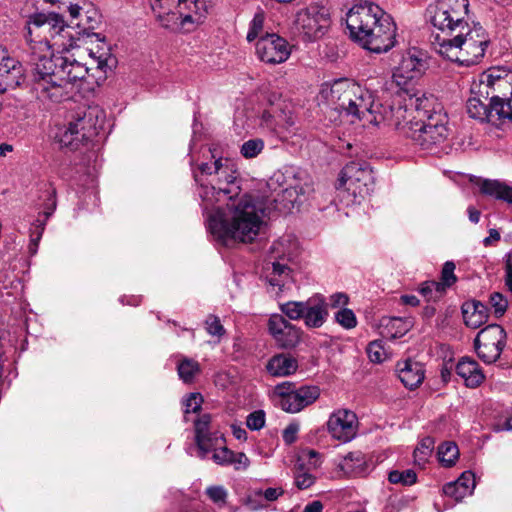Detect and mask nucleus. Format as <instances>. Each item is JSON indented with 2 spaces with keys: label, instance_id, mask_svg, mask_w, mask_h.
I'll list each match as a JSON object with an SVG mask.
<instances>
[{
  "label": "nucleus",
  "instance_id": "nucleus-1",
  "mask_svg": "<svg viewBox=\"0 0 512 512\" xmlns=\"http://www.w3.org/2000/svg\"><path fill=\"white\" fill-rule=\"evenodd\" d=\"M244 183L236 164L226 158V210L230 215L229 223L226 220V236L231 235L241 242H251L256 238L265 216H270L273 211L281 213L290 210L300 201V196L312 190L306 173L299 172L295 183L283 189L266 205L246 191Z\"/></svg>",
  "mask_w": 512,
  "mask_h": 512
},
{
  "label": "nucleus",
  "instance_id": "nucleus-2",
  "mask_svg": "<svg viewBox=\"0 0 512 512\" xmlns=\"http://www.w3.org/2000/svg\"><path fill=\"white\" fill-rule=\"evenodd\" d=\"M404 98V104L391 105V119L385 123L394 126L400 133L423 150H432L443 144L450 134L448 116L441 103L432 94Z\"/></svg>",
  "mask_w": 512,
  "mask_h": 512
},
{
  "label": "nucleus",
  "instance_id": "nucleus-3",
  "mask_svg": "<svg viewBox=\"0 0 512 512\" xmlns=\"http://www.w3.org/2000/svg\"><path fill=\"white\" fill-rule=\"evenodd\" d=\"M32 93L40 101L60 103L72 98L73 83L85 79L84 64L62 55L32 53L30 57Z\"/></svg>",
  "mask_w": 512,
  "mask_h": 512
},
{
  "label": "nucleus",
  "instance_id": "nucleus-4",
  "mask_svg": "<svg viewBox=\"0 0 512 512\" xmlns=\"http://www.w3.org/2000/svg\"><path fill=\"white\" fill-rule=\"evenodd\" d=\"M345 22L350 39L372 53H385L395 45L396 25L377 4L354 5L347 12Z\"/></svg>",
  "mask_w": 512,
  "mask_h": 512
},
{
  "label": "nucleus",
  "instance_id": "nucleus-5",
  "mask_svg": "<svg viewBox=\"0 0 512 512\" xmlns=\"http://www.w3.org/2000/svg\"><path fill=\"white\" fill-rule=\"evenodd\" d=\"M489 44V34L479 23H473L472 27L467 25V29H461L450 37L432 40L436 52L466 67L479 64Z\"/></svg>",
  "mask_w": 512,
  "mask_h": 512
},
{
  "label": "nucleus",
  "instance_id": "nucleus-6",
  "mask_svg": "<svg viewBox=\"0 0 512 512\" xmlns=\"http://www.w3.org/2000/svg\"><path fill=\"white\" fill-rule=\"evenodd\" d=\"M342 83L343 89L336 109L340 115L353 116L359 120L366 119L374 125L393 117L388 100H375L373 92L348 79H342Z\"/></svg>",
  "mask_w": 512,
  "mask_h": 512
},
{
  "label": "nucleus",
  "instance_id": "nucleus-7",
  "mask_svg": "<svg viewBox=\"0 0 512 512\" xmlns=\"http://www.w3.org/2000/svg\"><path fill=\"white\" fill-rule=\"evenodd\" d=\"M105 113L99 106H88L77 110L68 126L58 135L61 147L72 151L88 146L104 128Z\"/></svg>",
  "mask_w": 512,
  "mask_h": 512
},
{
  "label": "nucleus",
  "instance_id": "nucleus-8",
  "mask_svg": "<svg viewBox=\"0 0 512 512\" xmlns=\"http://www.w3.org/2000/svg\"><path fill=\"white\" fill-rule=\"evenodd\" d=\"M469 13L468 0H437L426 10L428 21L439 32L431 35V42L436 37H450L461 29H467Z\"/></svg>",
  "mask_w": 512,
  "mask_h": 512
},
{
  "label": "nucleus",
  "instance_id": "nucleus-9",
  "mask_svg": "<svg viewBox=\"0 0 512 512\" xmlns=\"http://www.w3.org/2000/svg\"><path fill=\"white\" fill-rule=\"evenodd\" d=\"M417 53L415 49L405 53L393 73L392 79L385 82L386 90L391 91L393 97L388 105L398 106L399 101L404 104V98H410L412 95L418 97L423 93L414 86L415 80L422 75L426 68V61Z\"/></svg>",
  "mask_w": 512,
  "mask_h": 512
},
{
  "label": "nucleus",
  "instance_id": "nucleus-10",
  "mask_svg": "<svg viewBox=\"0 0 512 512\" xmlns=\"http://www.w3.org/2000/svg\"><path fill=\"white\" fill-rule=\"evenodd\" d=\"M28 23L39 28L45 27L54 40V45L63 51H69L79 46L76 42V34L73 32L74 26L66 23L64 17L59 13H35L29 17Z\"/></svg>",
  "mask_w": 512,
  "mask_h": 512
},
{
  "label": "nucleus",
  "instance_id": "nucleus-11",
  "mask_svg": "<svg viewBox=\"0 0 512 512\" xmlns=\"http://www.w3.org/2000/svg\"><path fill=\"white\" fill-rule=\"evenodd\" d=\"M199 194L204 202V211L208 213L207 229L220 250L224 247V210L217 204L224 197V189L213 184H201Z\"/></svg>",
  "mask_w": 512,
  "mask_h": 512
},
{
  "label": "nucleus",
  "instance_id": "nucleus-12",
  "mask_svg": "<svg viewBox=\"0 0 512 512\" xmlns=\"http://www.w3.org/2000/svg\"><path fill=\"white\" fill-rule=\"evenodd\" d=\"M337 188L347 186L354 195L365 197L369 195L375 184L373 170L365 161H351L341 170Z\"/></svg>",
  "mask_w": 512,
  "mask_h": 512
},
{
  "label": "nucleus",
  "instance_id": "nucleus-13",
  "mask_svg": "<svg viewBox=\"0 0 512 512\" xmlns=\"http://www.w3.org/2000/svg\"><path fill=\"white\" fill-rule=\"evenodd\" d=\"M507 334L498 324H490L481 329L474 339L477 356L486 364L496 362L506 346Z\"/></svg>",
  "mask_w": 512,
  "mask_h": 512
},
{
  "label": "nucleus",
  "instance_id": "nucleus-14",
  "mask_svg": "<svg viewBox=\"0 0 512 512\" xmlns=\"http://www.w3.org/2000/svg\"><path fill=\"white\" fill-rule=\"evenodd\" d=\"M295 24L303 38L306 41L312 42L326 34L331 20L326 8L310 5L297 12Z\"/></svg>",
  "mask_w": 512,
  "mask_h": 512
},
{
  "label": "nucleus",
  "instance_id": "nucleus-15",
  "mask_svg": "<svg viewBox=\"0 0 512 512\" xmlns=\"http://www.w3.org/2000/svg\"><path fill=\"white\" fill-rule=\"evenodd\" d=\"M210 414H203L194 421L195 444L198 448V455L205 458L209 452H213L212 459L217 464H224V434L211 433L209 425Z\"/></svg>",
  "mask_w": 512,
  "mask_h": 512
},
{
  "label": "nucleus",
  "instance_id": "nucleus-16",
  "mask_svg": "<svg viewBox=\"0 0 512 512\" xmlns=\"http://www.w3.org/2000/svg\"><path fill=\"white\" fill-rule=\"evenodd\" d=\"M31 70L26 74L23 64L9 56L0 46V94H4L9 89L19 87H28L32 92Z\"/></svg>",
  "mask_w": 512,
  "mask_h": 512
},
{
  "label": "nucleus",
  "instance_id": "nucleus-17",
  "mask_svg": "<svg viewBox=\"0 0 512 512\" xmlns=\"http://www.w3.org/2000/svg\"><path fill=\"white\" fill-rule=\"evenodd\" d=\"M39 201L38 208L41 209L38 217L34 222L35 231L32 236L36 235L29 244V252L35 254L37 251V243L42 237L47 220L53 215L57 207V191L53 183L43 182L39 185Z\"/></svg>",
  "mask_w": 512,
  "mask_h": 512
},
{
  "label": "nucleus",
  "instance_id": "nucleus-18",
  "mask_svg": "<svg viewBox=\"0 0 512 512\" xmlns=\"http://www.w3.org/2000/svg\"><path fill=\"white\" fill-rule=\"evenodd\" d=\"M255 53L260 61L275 65L285 62L291 51L286 39L274 33H267L256 41Z\"/></svg>",
  "mask_w": 512,
  "mask_h": 512
},
{
  "label": "nucleus",
  "instance_id": "nucleus-19",
  "mask_svg": "<svg viewBox=\"0 0 512 512\" xmlns=\"http://www.w3.org/2000/svg\"><path fill=\"white\" fill-rule=\"evenodd\" d=\"M287 240L281 238L275 242L270 247V254L275 259L272 262V271L266 275L267 283L272 287H277L279 291L292 281L291 273L292 269L286 264L281 263L277 259L284 260L287 252L285 249V243Z\"/></svg>",
  "mask_w": 512,
  "mask_h": 512
},
{
  "label": "nucleus",
  "instance_id": "nucleus-20",
  "mask_svg": "<svg viewBox=\"0 0 512 512\" xmlns=\"http://www.w3.org/2000/svg\"><path fill=\"white\" fill-rule=\"evenodd\" d=\"M357 424L358 419L353 411L339 409L330 415L327 429L333 438L346 443L355 437Z\"/></svg>",
  "mask_w": 512,
  "mask_h": 512
},
{
  "label": "nucleus",
  "instance_id": "nucleus-21",
  "mask_svg": "<svg viewBox=\"0 0 512 512\" xmlns=\"http://www.w3.org/2000/svg\"><path fill=\"white\" fill-rule=\"evenodd\" d=\"M268 330L282 348H294L301 339V330L288 322L282 314L270 316Z\"/></svg>",
  "mask_w": 512,
  "mask_h": 512
},
{
  "label": "nucleus",
  "instance_id": "nucleus-22",
  "mask_svg": "<svg viewBox=\"0 0 512 512\" xmlns=\"http://www.w3.org/2000/svg\"><path fill=\"white\" fill-rule=\"evenodd\" d=\"M319 396L320 389L317 386L302 385L280 400L279 405L285 412L297 413L313 404Z\"/></svg>",
  "mask_w": 512,
  "mask_h": 512
},
{
  "label": "nucleus",
  "instance_id": "nucleus-23",
  "mask_svg": "<svg viewBox=\"0 0 512 512\" xmlns=\"http://www.w3.org/2000/svg\"><path fill=\"white\" fill-rule=\"evenodd\" d=\"M328 316V303L323 295L314 294L306 300L303 320L308 328H320Z\"/></svg>",
  "mask_w": 512,
  "mask_h": 512
},
{
  "label": "nucleus",
  "instance_id": "nucleus-24",
  "mask_svg": "<svg viewBox=\"0 0 512 512\" xmlns=\"http://www.w3.org/2000/svg\"><path fill=\"white\" fill-rule=\"evenodd\" d=\"M101 22V15L97 9L91 7L85 11L79 21L75 23L73 32L76 34V42L78 43L84 38L95 37L97 41L105 42V38L101 34L93 32Z\"/></svg>",
  "mask_w": 512,
  "mask_h": 512
},
{
  "label": "nucleus",
  "instance_id": "nucleus-25",
  "mask_svg": "<svg viewBox=\"0 0 512 512\" xmlns=\"http://www.w3.org/2000/svg\"><path fill=\"white\" fill-rule=\"evenodd\" d=\"M397 367L398 377L406 388L413 390L423 382L425 370L421 363L406 360L402 363H398Z\"/></svg>",
  "mask_w": 512,
  "mask_h": 512
},
{
  "label": "nucleus",
  "instance_id": "nucleus-26",
  "mask_svg": "<svg viewBox=\"0 0 512 512\" xmlns=\"http://www.w3.org/2000/svg\"><path fill=\"white\" fill-rule=\"evenodd\" d=\"M456 373L460 376L467 387L476 388L481 385L485 375L479 364L474 359L463 357L455 367Z\"/></svg>",
  "mask_w": 512,
  "mask_h": 512
},
{
  "label": "nucleus",
  "instance_id": "nucleus-27",
  "mask_svg": "<svg viewBox=\"0 0 512 512\" xmlns=\"http://www.w3.org/2000/svg\"><path fill=\"white\" fill-rule=\"evenodd\" d=\"M466 326L477 329L488 320V307L478 300L466 301L461 307Z\"/></svg>",
  "mask_w": 512,
  "mask_h": 512
},
{
  "label": "nucleus",
  "instance_id": "nucleus-28",
  "mask_svg": "<svg viewBox=\"0 0 512 512\" xmlns=\"http://www.w3.org/2000/svg\"><path fill=\"white\" fill-rule=\"evenodd\" d=\"M509 83L502 79L499 75L494 76L493 74L486 75V79L480 81L478 84H474L471 89V96L481 100V102L487 103L491 102L492 94H497L496 92Z\"/></svg>",
  "mask_w": 512,
  "mask_h": 512
},
{
  "label": "nucleus",
  "instance_id": "nucleus-29",
  "mask_svg": "<svg viewBox=\"0 0 512 512\" xmlns=\"http://www.w3.org/2000/svg\"><path fill=\"white\" fill-rule=\"evenodd\" d=\"M298 369L297 360L289 354H276L271 357L267 364V372L274 377H286L296 372Z\"/></svg>",
  "mask_w": 512,
  "mask_h": 512
},
{
  "label": "nucleus",
  "instance_id": "nucleus-30",
  "mask_svg": "<svg viewBox=\"0 0 512 512\" xmlns=\"http://www.w3.org/2000/svg\"><path fill=\"white\" fill-rule=\"evenodd\" d=\"M342 89V79L336 80L332 84H322L321 89L317 95V103L319 107L336 112Z\"/></svg>",
  "mask_w": 512,
  "mask_h": 512
},
{
  "label": "nucleus",
  "instance_id": "nucleus-31",
  "mask_svg": "<svg viewBox=\"0 0 512 512\" xmlns=\"http://www.w3.org/2000/svg\"><path fill=\"white\" fill-rule=\"evenodd\" d=\"M209 2H211V0H188V2L183 5L181 27H184L187 23H202L208 13Z\"/></svg>",
  "mask_w": 512,
  "mask_h": 512
},
{
  "label": "nucleus",
  "instance_id": "nucleus-32",
  "mask_svg": "<svg viewBox=\"0 0 512 512\" xmlns=\"http://www.w3.org/2000/svg\"><path fill=\"white\" fill-rule=\"evenodd\" d=\"M413 326L410 318L383 317L380 321L381 334L390 339L404 336Z\"/></svg>",
  "mask_w": 512,
  "mask_h": 512
},
{
  "label": "nucleus",
  "instance_id": "nucleus-33",
  "mask_svg": "<svg viewBox=\"0 0 512 512\" xmlns=\"http://www.w3.org/2000/svg\"><path fill=\"white\" fill-rule=\"evenodd\" d=\"M487 107L491 110V120L488 123H496L501 120H512V95L509 99L492 94L491 102Z\"/></svg>",
  "mask_w": 512,
  "mask_h": 512
},
{
  "label": "nucleus",
  "instance_id": "nucleus-34",
  "mask_svg": "<svg viewBox=\"0 0 512 512\" xmlns=\"http://www.w3.org/2000/svg\"><path fill=\"white\" fill-rule=\"evenodd\" d=\"M481 193L512 204V187L498 180H484L480 185Z\"/></svg>",
  "mask_w": 512,
  "mask_h": 512
},
{
  "label": "nucleus",
  "instance_id": "nucleus-35",
  "mask_svg": "<svg viewBox=\"0 0 512 512\" xmlns=\"http://www.w3.org/2000/svg\"><path fill=\"white\" fill-rule=\"evenodd\" d=\"M177 373L180 380L185 384H192L201 373L200 364L191 358L183 357L177 365Z\"/></svg>",
  "mask_w": 512,
  "mask_h": 512
},
{
  "label": "nucleus",
  "instance_id": "nucleus-36",
  "mask_svg": "<svg viewBox=\"0 0 512 512\" xmlns=\"http://www.w3.org/2000/svg\"><path fill=\"white\" fill-rule=\"evenodd\" d=\"M487 103L481 102L480 99L475 97H470L467 100L466 109L468 115L478 120L482 123L488 122L491 120V110L487 107Z\"/></svg>",
  "mask_w": 512,
  "mask_h": 512
},
{
  "label": "nucleus",
  "instance_id": "nucleus-37",
  "mask_svg": "<svg viewBox=\"0 0 512 512\" xmlns=\"http://www.w3.org/2000/svg\"><path fill=\"white\" fill-rule=\"evenodd\" d=\"M437 454L444 467H452L459 457V449L454 442H445L438 447Z\"/></svg>",
  "mask_w": 512,
  "mask_h": 512
},
{
  "label": "nucleus",
  "instance_id": "nucleus-38",
  "mask_svg": "<svg viewBox=\"0 0 512 512\" xmlns=\"http://www.w3.org/2000/svg\"><path fill=\"white\" fill-rule=\"evenodd\" d=\"M434 439L431 437L423 438L414 450V461L419 466L425 465L434 449Z\"/></svg>",
  "mask_w": 512,
  "mask_h": 512
},
{
  "label": "nucleus",
  "instance_id": "nucleus-39",
  "mask_svg": "<svg viewBox=\"0 0 512 512\" xmlns=\"http://www.w3.org/2000/svg\"><path fill=\"white\" fill-rule=\"evenodd\" d=\"M306 301H288L280 305L282 314L291 320L304 318Z\"/></svg>",
  "mask_w": 512,
  "mask_h": 512
},
{
  "label": "nucleus",
  "instance_id": "nucleus-40",
  "mask_svg": "<svg viewBox=\"0 0 512 512\" xmlns=\"http://www.w3.org/2000/svg\"><path fill=\"white\" fill-rule=\"evenodd\" d=\"M187 2L188 0H153L151 8L155 15L163 13L168 14L176 5L180 16H182L183 5Z\"/></svg>",
  "mask_w": 512,
  "mask_h": 512
},
{
  "label": "nucleus",
  "instance_id": "nucleus-41",
  "mask_svg": "<svg viewBox=\"0 0 512 512\" xmlns=\"http://www.w3.org/2000/svg\"><path fill=\"white\" fill-rule=\"evenodd\" d=\"M264 149V141L261 138H253L245 141L240 147V154L245 159L257 157Z\"/></svg>",
  "mask_w": 512,
  "mask_h": 512
},
{
  "label": "nucleus",
  "instance_id": "nucleus-42",
  "mask_svg": "<svg viewBox=\"0 0 512 512\" xmlns=\"http://www.w3.org/2000/svg\"><path fill=\"white\" fill-rule=\"evenodd\" d=\"M388 480L392 484L412 485L416 483L417 475L412 469L404 471L393 470L389 473Z\"/></svg>",
  "mask_w": 512,
  "mask_h": 512
},
{
  "label": "nucleus",
  "instance_id": "nucleus-43",
  "mask_svg": "<svg viewBox=\"0 0 512 512\" xmlns=\"http://www.w3.org/2000/svg\"><path fill=\"white\" fill-rule=\"evenodd\" d=\"M455 264L452 261H446L441 271V281L437 282L441 290L445 293L446 289L451 287L457 280L454 274Z\"/></svg>",
  "mask_w": 512,
  "mask_h": 512
},
{
  "label": "nucleus",
  "instance_id": "nucleus-44",
  "mask_svg": "<svg viewBox=\"0 0 512 512\" xmlns=\"http://www.w3.org/2000/svg\"><path fill=\"white\" fill-rule=\"evenodd\" d=\"M489 304L493 309V313L496 318L502 317L508 308V300L500 292H493L490 294Z\"/></svg>",
  "mask_w": 512,
  "mask_h": 512
},
{
  "label": "nucleus",
  "instance_id": "nucleus-45",
  "mask_svg": "<svg viewBox=\"0 0 512 512\" xmlns=\"http://www.w3.org/2000/svg\"><path fill=\"white\" fill-rule=\"evenodd\" d=\"M226 465L231 464L236 470H246L250 461L243 452H234L226 447Z\"/></svg>",
  "mask_w": 512,
  "mask_h": 512
},
{
  "label": "nucleus",
  "instance_id": "nucleus-46",
  "mask_svg": "<svg viewBox=\"0 0 512 512\" xmlns=\"http://www.w3.org/2000/svg\"><path fill=\"white\" fill-rule=\"evenodd\" d=\"M90 56L97 60V68L106 72V68H111L116 63V59L111 55L109 46L103 52L90 50Z\"/></svg>",
  "mask_w": 512,
  "mask_h": 512
},
{
  "label": "nucleus",
  "instance_id": "nucleus-47",
  "mask_svg": "<svg viewBox=\"0 0 512 512\" xmlns=\"http://www.w3.org/2000/svg\"><path fill=\"white\" fill-rule=\"evenodd\" d=\"M335 321L344 329H352L357 325L355 313L348 308H341L335 313Z\"/></svg>",
  "mask_w": 512,
  "mask_h": 512
},
{
  "label": "nucleus",
  "instance_id": "nucleus-48",
  "mask_svg": "<svg viewBox=\"0 0 512 512\" xmlns=\"http://www.w3.org/2000/svg\"><path fill=\"white\" fill-rule=\"evenodd\" d=\"M203 403V397L198 392H192L188 394V396L183 400V405L185 407L184 409V415L185 419H187V415L189 413H198L201 411Z\"/></svg>",
  "mask_w": 512,
  "mask_h": 512
},
{
  "label": "nucleus",
  "instance_id": "nucleus-49",
  "mask_svg": "<svg viewBox=\"0 0 512 512\" xmlns=\"http://www.w3.org/2000/svg\"><path fill=\"white\" fill-rule=\"evenodd\" d=\"M419 292L428 300H437L439 299L444 292L441 290L440 286L437 284V281H426L421 284L419 288Z\"/></svg>",
  "mask_w": 512,
  "mask_h": 512
},
{
  "label": "nucleus",
  "instance_id": "nucleus-50",
  "mask_svg": "<svg viewBox=\"0 0 512 512\" xmlns=\"http://www.w3.org/2000/svg\"><path fill=\"white\" fill-rule=\"evenodd\" d=\"M265 16L262 11L255 13L252 21L250 22L249 31L247 33V40L254 41L263 30Z\"/></svg>",
  "mask_w": 512,
  "mask_h": 512
},
{
  "label": "nucleus",
  "instance_id": "nucleus-51",
  "mask_svg": "<svg viewBox=\"0 0 512 512\" xmlns=\"http://www.w3.org/2000/svg\"><path fill=\"white\" fill-rule=\"evenodd\" d=\"M366 352L370 361L374 363H381L384 360V346L382 340H374L367 346Z\"/></svg>",
  "mask_w": 512,
  "mask_h": 512
},
{
  "label": "nucleus",
  "instance_id": "nucleus-52",
  "mask_svg": "<svg viewBox=\"0 0 512 512\" xmlns=\"http://www.w3.org/2000/svg\"><path fill=\"white\" fill-rule=\"evenodd\" d=\"M266 414L263 410H255L248 414L246 425L250 430L258 431L265 426Z\"/></svg>",
  "mask_w": 512,
  "mask_h": 512
},
{
  "label": "nucleus",
  "instance_id": "nucleus-53",
  "mask_svg": "<svg viewBox=\"0 0 512 512\" xmlns=\"http://www.w3.org/2000/svg\"><path fill=\"white\" fill-rule=\"evenodd\" d=\"M161 26L167 29L174 30L181 26V16L176 12L170 11L168 14H157L156 15Z\"/></svg>",
  "mask_w": 512,
  "mask_h": 512
},
{
  "label": "nucleus",
  "instance_id": "nucleus-54",
  "mask_svg": "<svg viewBox=\"0 0 512 512\" xmlns=\"http://www.w3.org/2000/svg\"><path fill=\"white\" fill-rule=\"evenodd\" d=\"M443 492L446 496L454 498L456 501H461L467 495H471L470 490L458 487L455 481L445 484L443 486Z\"/></svg>",
  "mask_w": 512,
  "mask_h": 512
},
{
  "label": "nucleus",
  "instance_id": "nucleus-55",
  "mask_svg": "<svg viewBox=\"0 0 512 512\" xmlns=\"http://www.w3.org/2000/svg\"><path fill=\"white\" fill-rule=\"evenodd\" d=\"M206 330L210 335L220 336L223 331V326L220 319L215 315H209L205 321Z\"/></svg>",
  "mask_w": 512,
  "mask_h": 512
},
{
  "label": "nucleus",
  "instance_id": "nucleus-56",
  "mask_svg": "<svg viewBox=\"0 0 512 512\" xmlns=\"http://www.w3.org/2000/svg\"><path fill=\"white\" fill-rule=\"evenodd\" d=\"M455 482L458 487L466 488V490H470L472 493L475 488V475L471 471H465Z\"/></svg>",
  "mask_w": 512,
  "mask_h": 512
},
{
  "label": "nucleus",
  "instance_id": "nucleus-57",
  "mask_svg": "<svg viewBox=\"0 0 512 512\" xmlns=\"http://www.w3.org/2000/svg\"><path fill=\"white\" fill-rule=\"evenodd\" d=\"M314 482L315 477L308 472L298 473L295 476V485L297 486L298 489L301 490L311 487L314 484Z\"/></svg>",
  "mask_w": 512,
  "mask_h": 512
},
{
  "label": "nucleus",
  "instance_id": "nucleus-58",
  "mask_svg": "<svg viewBox=\"0 0 512 512\" xmlns=\"http://www.w3.org/2000/svg\"><path fill=\"white\" fill-rule=\"evenodd\" d=\"M299 431V424L290 423L284 430L282 434L283 441L290 445L294 443L297 439V433Z\"/></svg>",
  "mask_w": 512,
  "mask_h": 512
},
{
  "label": "nucleus",
  "instance_id": "nucleus-59",
  "mask_svg": "<svg viewBox=\"0 0 512 512\" xmlns=\"http://www.w3.org/2000/svg\"><path fill=\"white\" fill-rule=\"evenodd\" d=\"M245 351V341L242 337H236L233 343V352L231 354L233 360H239L243 357Z\"/></svg>",
  "mask_w": 512,
  "mask_h": 512
},
{
  "label": "nucleus",
  "instance_id": "nucleus-60",
  "mask_svg": "<svg viewBox=\"0 0 512 512\" xmlns=\"http://www.w3.org/2000/svg\"><path fill=\"white\" fill-rule=\"evenodd\" d=\"M255 495L257 496H264V498L267 501H274L276 500L280 495L283 494V491L281 489L272 488L269 487L266 490L262 491L261 489L254 491Z\"/></svg>",
  "mask_w": 512,
  "mask_h": 512
},
{
  "label": "nucleus",
  "instance_id": "nucleus-61",
  "mask_svg": "<svg viewBox=\"0 0 512 512\" xmlns=\"http://www.w3.org/2000/svg\"><path fill=\"white\" fill-rule=\"evenodd\" d=\"M206 494L215 503L224 501V488L222 486H211L206 489Z\"/></svg>",
  "mask_w": 512,
  "mask_h": 512
},
{
  "label": "nucleus",
  "instance_id": "nucleus-62",
  "mask_svg": "<svg viewBox=\"0 0 512 512\" xmlns=\"http://www.w3.org/2000/svg\"><path fill=\"white\" fill-rule=\"evenodd\" d=\"M297 389L294 383L292 382H283L281 384L276 385L275 394L280 397V400L286 398V395L290 394L291 391Z\"/></svg>",
  "mask_w": 512,
  "mask_h": 512
},
{
  "label": "nucleus",
  "instance_id": "nucleus-63",
  "mask_svg": "<svg viewBox=\"0 0 512 512\" xmlns=\"http://www.w3.org/2000/svg\"><path fill=\"white\" fill-rule=\"evenodd\" d=\"M63 6L66 7L70 13L71 22L69 24L75 25V23H76L75 20H78L82 16V14H81L82 7L79 6L78 4H73L72 2H67V1H66V5H63Z\"/></svg>",
  "mask_w": 512,
  "mask_h": 512
},
{
  "label": "nucleus",
  "instance_id": "nucleus-64",
  "mask_svg": "<svg viewBox=\"0 0 512 512\" xmlns=\"http://www.w3.org/2000/svg\"><path fill=\"white\" fill-rule=\"evenodd\" d=\"M348 301H349V298L345 293L339 292V293H335L330 296V305L333 308L345 306V305H347Z\"/></svg>",
  "mask_w": 512,
  "mask_h": 512
}]
</instances>
